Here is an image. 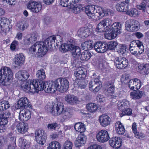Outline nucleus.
Wrapping results in <instances>:
<instances>
[{"mask_svg": "<svg viewBox=\"0 0 149 149\" xmlns=\"http://www.w3.org/2000/svg\"><path fill=\"white\" fill-rule=\"evenodd\" d=\"M47 111L54 116L62 115L63 120H68L71 118L73 115L72 111L69 108L64 110V106L63 103L58 102L53 105L52 107L47 106Z\"/></svg>", "mask_w": 149, "mask_h": 149, "instance_id": "1", "label": "nucleus"}, {"mask_svg": "<svg viewBox=\"0 0 149 149\" xmlns=\"http://www.w3.org/2000/svg\"><path fill=\"white\" fill-rule=\"evenodd\" d=\"M56 38L55 37L50 36L45 39L44 41L36 42L30 48V52L33 54L37 48L38 49V54L41 53L40 55L45 54L48 48H53L52 46L55 42Z\"/></svg>", "mask_w": 149, "mask_h": 149, "instance_id": "2", "label": "nucleus"}, {"mask_svg": "<svg viewBox=\"0 0 149 149\" xmlns=\"http://www.w3.org/2000/svg\"><path fill=\"white\" fill-rule=\"evenodd\" d=\"M13 77V73L8 67H3L0 70V85L7 86L10 84V80Z\"/></svg>", "mask_w": 149, "mask_h": 149, "instance_id": "3", "label": "nucleus"}, {"mask_svg": "<svg viewBox=\"0 0 149 149\" xmlns=\"http://www.w3.org/2000/svg\"><path fill=\"white\" fill-rule=\"evenodd\" d=\"M55 81L44 83L42 81H38L37 84L38 93L44 90L46 93H53L56 91Z\"/></svg>", "mask_w": 149, "mask_h": 149, "instance_id": "4", "label": "nucleus"}, {"mask_svg": "<svg viewBox=\"0 0 149 149\" xmlns=\"http://www.w3.org/2000/svg\"><path fill=\"white\" fill-rule=\"evenodd\" d=\"M37 83L36 80H28L27 82H25L22 84L20 88L26 93L29 92L32 93L38 92Z\"/></svg>", "mask_w": 149, "mask_h": 149, "instance_id": "5", "label": "nucleus"}, {"mask_svg": "<svg viewBox=\"0 0 149 149\" xmlns=\"http://www.w3.org/2000/svg\"><path fill=\"white\" fill-rule=\"evenodd\" d=\"M55 81L56 91L57 90L61 93L66 91L69 86V83L65 78H60Z\"/></svg>", "mask_w": 149, "mask_h": 149, "instance_id": "6", "label": "nucleus"}, {"mask_svg": "<svg viewBox=\"0 0 149 149\" xmlns=\"http://www.w3.org/2000/svg\"><path fill=\"white\" fill-rule=\"evenodd\" d=\"M139 22L135 20H129L125 23L126 29L130 32L137 31L140 27Z\"/></svg>", "mask_w": 149, "mask_h": 149, "instance_id": "7", "label": "nucleus"}, {"mask_svg": "<svg viewBox=\"0 0 149 149\" xmlns=\"http://www.w3.org/2000/svg\"><path fill=\"white\" fill-rule=\"evenodd\" d=\"M114 65L119 69H124L128 65V61L125 57L120 56L115 58Z\"/></svg>", "mask_w": 149, "mask_h": 149, "instance_id": "8", "label": "nucleus"}, {"mask_svg": "<svg viewBox=\"0 0 149 149\" xmlns=\"http://www.w3.org/2000/svg\"><path fill=\"white\" fill-rule=\"evenodd\" d=\"M102 87V83L98 79L95 78L91 80L89 84L90 90L93 92H97Z\"/></svg>", "mask_w": 149, "mask_h": 149, "instance_id": "9", "label": "nucleus"}, {"mask_svg": "<svg viewBox=\"0 0 149 149\" xmlns=\"http://www.w3.org/2000/svg\"><path fill=\"white\" fill-rule=\"evenodd\" d=\"M29 100L26 97L20 98L17 102V106L18 109L31 108L32 105Z\"/></svg>", "mask_w": 149, "mask_h": 149, "instance_id": "10", "label": "nucleus"}, {"mask_svg": "<svg viewBox=\"0 0 149 149\" xmlns=\"http://www.w3.org/2000/svg\"><path fill=\"white\" fill-rule=\"evenodd\" d=\"M71 61L73 63L76 65L80 62V57L82 52L80 48L77 46L72 51Z\"/></svg>", "mask_w": 149, "mask_h": 149, "instance_id": "11", "label": "nucleus"}, {"mask_svg": "<svg viewBox=\"0 0 149 149\" xmlns=\"http://www.w3.org/2000/svg\"><path fill=\"white\" fill-rule=\"evenodd\" d=\"M96 138L100 142L104 143L107 141L109 139L108 132L106 130L100 131L96 134Z\"/></svg>", "mask_w": 149, "mask_h": 149, "instance_id": "12", "label": "nucleus"}, {"mask_svg": "<svg viewBox=\"0 0 149 149\" xmlns=\"http://www.w3.org/2000/svg\"><path fill=\"white\" fill-rule=\"evenodd\" d=\"M27 7L32 12L37 13L41 10L42 6L40 3H38L33 1H31L28 3Z\"/></svg>", "mask_w": 149, "mask_h": 149, "instance_id": "13", "label": "nucleus"}, {"mask_svg": "<svg viewBox=\"0 0 149 149\" xmlns=\"http://www.w3.org/2000/svg\"><path fill=\"white\" fill-rule=\"evenodd\" d=\"M13 125L16 126V130L17 132L20 133H25L27 132L28 129L27 124L23 122H16L14 123Z\"/></svg>", "mask_w": 149, "mask_h": 149, "instance_id": "14", "label": "nucleus"}, {"mask_svg": "<svg viewBox=\"0 0 149 149\" xmlns=\"http://www.w3.org/2000/svg\"><path fill=\"white\" fill-rule=\"evenodd\" d=\"M93 47L95 50L99 53H103L107 50V44L100 41L95 43L93 45Z\"/></svg>", "mask_w": 149, "mask_h": 149, "instance_id": "15", "label": "nucleus"}, {"mask_svg": "<svg viewBox=\"0 0 149 149\" xmlns=\"http://www.w3.org/2000/svg\"><path fill=\"white\" fill-rule=\"evenodd\" d=\"M24 109L20 111L19 113V120L22 121H27L31 118V113L30 111Z\"/></svg>", "mask_w": 149, "mask_h": 149, "instance_id": "16", "label": "nucleus"}, {"mask_svg": "<svg viewBox=\"0 0 149 149\" xmlns=\"http://www.w3.org/2000/svg\"><path fill=\"white\" fill-rule=\"evenodd\" d=\"M128 86L131 90H138L141 86V82L137 79H133L129 81Z\"/></svg>", "mask_w": 149, "mask_h": 149, "instance_id": "17", "label": "nucleus"}, {"mask_svg": "<svg viewBox=\"0 0 149 149\" xmlns=\"http://www.w3.org/2000/svg\"><path fill=\"white\" fill-rule=\"evenodd\" d=\"M109 142L111 147L118 149L121 146L122 139L119 137H113L109 139Z\"/></svg>", "mask_w": 149, "mask_h": 149, "instance_id": "18", "label": "nucleus"}, {"mask_svg": "<svg viewBox=\"0 0 149 149\" xmlns=\"http://www.w3.org/2000/svg\"><path fill=\"white\" fill-rule=\"evenodd\" d=\"M25 57L21 53L16 54L13 58V63L17 66H21L23 64L25 61Z\"/></svg>", "mask_w": 149, "mask_h": 149, "instance_id": "19", "label": "nucleus"}, {"mask_svg": "<svg viewBox=\"0 0 149 149\" xmlns=\"http://www.w3.org/2000/svg\"><path fill=\"white\" fill-rule=\"evenodd\" d=\"M100 124L103 127H106L110 124L111 119L107 115L102 114L99 116Z\"/></svg>", "mask_w": 149, "mask_h": 149, "instance_id": "20", "label": "nucleus"}, {"mask_svg": "<svg viewBox=\"0 0 149 149\" xmlns=\"http://www.w3.org/2000/svg\"><path fill=\"white\" fill-rule=\"evenodd\" d=\"M9 20L4 17L0 18V26L1 29L3 32H6L9 30V27L8 25Z\"/></svg>", "mask_w": 149, "mask_h": 149, "instance_id": "21", "label": "nucleus"}, {"mask_svg": "<svg viewBox=\"0 0 149 149\" xmlns=\"http://www.w3.org/2000/svg\"><path fill=\"white\" fill-rule=\"evenodd\" d=\"M87 139L86 136L83 134L79 135L74 142L75 146L77 147L84 144Z\"/></svg>", "mask_w": 149, "mask_h": 149, "instance_id": "22", "label": "nucleus"}, {"mask_svg": "<svg viewBox=\"0 0 149 149\" xmlns=\"http://www.w3.org/2000/svg\"><path fill=\"white\" fill-rule=\"evenodd\" d=\"M122 25L119 22L113 23L109 28V29L115 33L116 36L118 34H120L121 32Z\"/></svg>", "mask_w": 149, "mask_h": 149, "instance_id": "23", "label": "nucleus"}, {"mask_svg": "<svg viewBox=\"0 0 149 149\" xmlns=\"http://www.w3.org/2000/svg\"><path fill=\"white\" fill-rule=\"evenodd\" d=\"M65 100L68 103L71 105L77 103L79 101L77 97L70 94L66 95L65 96Z\"/></svg>", "mask_w": 149, "mask_h": 149, "instance_id": "24", "label": "nucleus"}, {"mask_svg": "<svg viewBox=\"0 0 149 149\" xmlns=\"http://www.w3.org/2000/svg\"><path fill=\"white\" fill-rule=\"evenodd\" d=\"M115 127L116 132L118 134L123 135L125 133L124 127L120 121L117 122L115 124Z\"/></svg>", "mask_w": 149, "mask_h": 149, "instance_id": "25", "label": "nucleus"}, {"mask_svg": "<svg viewBox=\"0 0 149 149\" xmlns=\"http://www.w3.org/2000/svg\"><path fill=\"white\" fill-rule=\"evenodd\" d=\"M77 46L72 45L71 44H63L59 48V50L62 52H66L68 51H72Z\"/></svg>", "mask_w": 149, "mask_h": 149, "instance_id": "26", "label": "nucleus"}, {"mask_svg": "<svg viewBox=\"0 0 149 149\" xmlns=\"http://www.w3.org/2000/svg\"><path fill=\"white\" fill-rule=\"evenodd\" d=\"M93 42L91 40H88L82 43L81 45V47L85 51L90 50L93 47Z\"/></svg>", "mask_w": 149, "mask_h": 149, "instance_id": "27", "label": "nucleus"}, {"mask_svg": "<svg viewBox=\"0 0 149 149\" xmlns=\"http://www.w3.org/2000/svg\"><path fill=\"white\" fill-rule=\"evenodd\" d=\"M18 144L22 148L27 149L29 148L30 143L26 139H24L22 138H20L19 139Z\"/></svg>", "mask_w": 149, "mask_h": 149, "instance_id": "28", "label": "nucleus"}, {"mask_svg": "<svg viewBox=\"0 0 149 149\" xmlns=\"http://www.w3.org/2000/svg\"><path fill=\"white\" fill-rule=\"evenodd\" d=\"M132 129L135 136L137 138L141 139L144 137V135L143 133L137 132L136 125L135 123H133L132 126Z\"/></svg>", "mask_w": 149, "mask_h": 149, "instance_id": "29", "label": "nucleus"}, {"mask_svg": "<svg viewBox=\"0 0 149 149\" xmlns=\"http://www.w3.org/2000/svg\"><path fill=\"white\" fill-rule=\"evenodd\" d=\"M129 105V103L127 100H124L122 101H119L118 103V109L122 111L127 107Z\"/></svg>", "mask_w": 149, "mask_h": 149, "instance_id": "30", "label": "nucleus"}, {"mask_svg": "<svg viewBox=\"0 0 149 149\" xmlns=\"http://www.w3.org/2000/svg\"><path fill=\"white\" fill-rule=\"evenodd\" d=\"M143 94V91H134L130 93V95L132 99L136 100L140 99Z\"/></svg>", "mask_w": 149, "mask_h": 149, "instance_id": "31", "label": "nucleus"}, {"mask_svg": "<svg viewBox=\"0 0 149 149\" xmlns=\"http://www.w3.org/2000/svg\"><path fill=\"white\" fill-rule=\"evenodd\" d=\"M35 139H37L38 141V142L40 140V137H42V139L44 140L45 138V136H47L44 131L42 130L39 129L36 130L35 131Z\"/></svg>", "mask_w": 149, "mask_h": 149, "instance_id": "32", "label": "nucleus"}, {"mask_svg": "<svg viewBox=\"0 0 149 149\" xmlns=\"http://www.w3.org/2000/svg\"><path fill=\"white\" fill-rule=\"evenodd\" d=\"M71 4L70 5L71 8L72 9L74 13L77 14L80 12L81 10H83L84 7L80 4Z\"/></svg>", "mask_w": 149, "mask_h": 149, "instance_id": "33", "label": "nucleus"}, {"mask_svg": "<svg viewBox=\"0 0 149 149\" xmlns=\"http://www.w3.org/2000/svg\"><path fill=\"white\" fill-rule=\"evenodd\" d=\"M36 76L38 78L37 81H42V80L44 79L46 77L45 72L44 70L43 69H41L38 71L36 74Z\"/></svg>", "mask_w": 149, "mask_h": 149, "instance_id": "34", "label": "nucleus"}, {"mask_svg": "<svg viewBox=\"0 0 149 149\" xmlns=\"http://www.w3.org/2000/svg\"><path fill=\"white\" fill-rule=\"evenodd\" d=\"M84 10L86 14L90 17L95 11V7L93 6H87L85 7Z\"/></svg>", "mask_w": 149, "mask_h": 149, "instance_id": "35", "label": "nucleus"}, {"mask_svg": "<svg viewBox=\"0 0 149 149\" xmlns=\"http://www.w3.org/2000/svg\"><path fill=\"white\" fill-rule=\"evenodd\" d=\"M80 0H61L60 4L63 7H67L69 6L68 2H69L70 6L71 4H75L79 2Z\"/></svg>", "mask_w": 149, "mask_h": 149, "instance_id": "36", "label": "nucleus"}, {"mask_svg": "<svg viewBox=\"0 0 149 149\" xmlns=\"http://www.w3.org/2000/svg\"><path fill=\"white\" fill-rule=\"evenodd\" d=\"M138 68L139 71H141L145 74H147L149 73V64L139 65L138 66Z\"/></svg>", "mask_w": 149, "mask_h": 149, "instance_id": "37", "label": "nucleus"}, {"mask_svg": "<svg viewBox=\"0 0 149 149\" xmlns=\"http://www.w3.org/2000/svg\"><path fill=\"white\" fill-rule=\"evenodd\" d=\"M86 109L88 111L93 113L96 111L97 110V107L95 104L90 103L86 105Z\"/></svg>", "mask_w": 149, "mask_h": 149, "instance_id": "38", "label": "nucleus"}, {"mask_svg": "<svg viewBox=\"0 0 149 149\" xmlns=\"http://www.w3.org/2000/svg\"><path fill=\"white\" fill-rule=\"evenodd\" d=\"M91 56V54L90 52L86 51L82 52L80 56V61H87L90 59Z\"/></svg>", "mask_w": 149, "mask_h": 149, "instance_id": "39", "label": "nucleus"}, {"mask_svg": "<svg viewBox=\"0 0 149 149\" xmlns=\"http://www.w3.org/2000/svg\"><path fill=\"white\" fill-rule=\"evenodd\" d=\"M74 128L77 131L80 133L83 132L85 130L84 125L80 123H76L74 126Z\"/></svg>", "mask_w": 149, "mask_h": 149, "instance_id": "40", "label": "nucleus"}, {"mask_svg": "<svg viewBox=\"0 0 149 149\" xmlns=\"http://www.w3.org/2000/svg\"><path fill=\"white\" fill-rule=\"evenodd\" d=\"M8 122V120L3 118H0V127L2 129V131L4 132L6 130V125Z\"/></svg>", "mask_w": 149, "mask_h": 149, "instance_id": "41", "label": "nucleus"}, {"mask_svg": "<svg viewBox=\"0 0 149 149\" xmlns=\"http://www.w3.org/2000/svg\"><path fill=\"white\" fill-rule=\"evenodd\" d=\"M116 8L118 11L120 12H126L128 10L127 8L125 7V3L122 2L117 4Z\"/></svg>", "mask_w": 149, "mask_h": 149, "instance_id": "42", "label": "nucleus"}, {"mask_svg": "<svg viewBox=\"0 0 149 149\" xmlns=\"http://www.w3.org/2000/svg\"><path fill=\"white\" fill-rule=\"evenodd\" d=\"M107 92L109 93H113L115 89L114 81H109L107 83Z\"/></svg>", "mask_w": 149, "mask_h": 149, "instance_id": "43", "label": "nucleus"}, {"mask_svg": "<svg viewBox=\"0 0 149 149\" xmlns=\"http://www.w3.org/2000/svg\"><path fill=\"white\" fill-rule=\"evenodd\" d=\"M10 106L7 101H3L0 102V112H2L9 108Z\"/></svg>", "mask_w": 149, "mask_h": 149, "instance_id": "44", "label": "nucleus"}, {"mask_svg": "<svg viewBox=\"0 0 149 149\" xmlns=\"http://www.w3.org/2000/svg\"><path fill=\"white\" fill-rule=\"evenodd\" d=\"M106 28L105 25L104 24L103 22L101 21L97 25V27L96 28V31L99 32H103L106 31L107 29H106Z\"/></svg>", "mask_w": 149, "mask_h": 149, "instance_id": "45", "label": "nucleus"}, {"mask_svg": "<svg viewBox=\"0 0 149 149\" xmlns=\"http://www.w3.org/2000/svg\"><path fill=\"white\" fill-rule=\"evenodd\" d=\"M135 42L136 45V47H137V48L139 49L138 52L139 54H141L143 52L144 50V48L142 43L141 42L138 40H135Z\"/></svg>", "mask_w": 149, "mask_h": 149, "instance_id": "46", "label": "nucleus"}, {"mask_svg": "<svg viewBox=\"0 0 149 149\" xmlns=\"http://www.w3.org/2000/svg\"><path fill=\"white\" fill-rule=\"evenodd\" d=\"M49 147L51 149H60L61 146L58 142L54 141L50 143Z\"/></svg>", "mask_w": 149, "mask_h": 149, "instance_id": "47", "label": "nucleus"}, {"mask_svg": "<svg viewBox=\"0 0 149 149\" xmlns=\"http://www.w3.org/2000/svg\"><path fill=\"white\" fill-rule=\"evenodd\" d=\"M105 38L109 40H111L114 38L116 36H115V33L112 31L111 30L110 31H108L104 33Z\"/></svg>", "mask_w": 149, "mask_h": 149, "instance_id": "48", "label": "nucleus"}, {"mask_svg": "<svg viewBox=\"0 0 149 149\" xmlns=\"http://www.w3.org/2000/svg\"><path fill=\"white\" fill-rule=\"evenodd\" d=\"M118 49H117L118 53L123 54L126 51V46L125 45L120 44L118 46Z\"/></svg>", "mask_w": 149, "mask_h": 149, "instance_id": "49", "label": "nucleus"}, {"mask_svg": "<svg viewBox=\"0 0 149 149\" xmlns=\"http://www.w3.org/2000/svg\"><path fill=\"white\" fill-rule=\"evenodd\" d=\"M118 44V42L116 41H110L107 44V49H109L110 50H112L114 49L117 46Z\"/></svg>", "mask_w": 149, "mask_h": 149, "instance_id": "50", "label": "nucleus"}, {"mask_svg": "<svg viewBox=\"0 0 149 149\" xmlns=\"http://www.w3.org/2000/svg\"><path fill=\"white\" fill-rule=\"evenodd\" d=\"M147 3L144 2L141 3L139 5L136 6L137 8L139 10H142L145 12L146 10Z\"/></svg>", "mask_w": 149, "mask_h": 149, "instance_id": "51", "label": "nucleus"}, {"mask_svg": "<svg viewBox=\"0 0 149 149\" xmlns=\"http://www.w3.org/2000/svg\"><path fill=\"white\" fill-rule=\"evenodd\" d=\"M72 142L70 141H67L63 145V149H72Z\"/></svg>", "mask_w": 149, "mask_h": 149, "instance_id": "52", "label": "nucleus"}, {"mask_svg": "<svg viewBox=\"0 0 149 149\" xmlns=\"http://www.w3.org/2000/svg\"><path fill=\"white\" fill-rule=\"evenodd\" d=\"M77 83L78 86L81 88H84L86 87L87 83L85 82L84 79L79 80Z\"/></svg>", "mask_w": 149, "mask_h": 149, "instance_id": "53", "label": "nucleus"}, {"mask_svg": "<svg viewBox=\"0 0 149 149\" xmlns=\"http://www.w3.org/2000/svg\"><path fill=\"white\" fill-rule=\"evenodd\" d=\"M106 28L111 26L112 25V21L110 19L107 18L102 20Z\"/></svg>", "mask_w": 149, "mask_h": 149, "instance_id": "54", "label": "nucleus"}, {"mask_svg": "<svg viewBox=\"0 0 149 149\" xmlns=\"http://www.w3.org/2000/svg\"><path fill=\"white\" fill-rule=\"evenodd\" d=\"M127 12V14L130 16H135L138 14L137 10L136 8H133L130 10H128Z\"/></svg>", "mask_w": 149, "mask_h": 149, "instance_id": "55", "label": "nucleus"}, {"mask_svg": "<svg viewBox=\"0 0 149 149\" xmlns=\"http://www.w3.org/2000/svg\"><path fill=\"white\" fill-rule=\"evenodd\" d=\"M5 118L8 120L11 118V113L8 111H7L3 113H1L0 114V118Z\"/></svg>", "mask_w": 149, "mask_h": 149, "instance_id": "56", "label": "nucleus"}, {"mask_svg": "<svg viewBox=\"0 0 149 149\" xmlns=\"http://www.w3.org/2000/svg\"><path fill=\"white\" fill-rule=\"evenodd\" d=\"M89 29H85V28H82L80 29L79 31L80 32V34L82 36L84 37H88L89 35V33H87V32L89 31Z\"/></svg>", "mask_w": 149, "mask_h": 149, "instance_id": "57", "label": "nucleus"}, {"mask_svg": "<svg viewBox=\"0 0 149 149\" xmlns=\"http://www.w3.org/2000/svg\"><path fill=\"white\" fill-rule=\"evenodd\" d=\"M58 126V124L56 123H52L48 124L47 125V128L50 130H55L56 128Z\"/></svg>", "mask_w": 149, "mask_h": 149, "instance_id": "58", "label": "nucleus"}, {"mask_svg": "<svg viewBox=\"0 0 149 149\" xmlns=\"http://www.w3.org/2000/svg\"><path fill=\"white\" fill-rule=\"evenodd\" d=\"M75 72H77L79 74H81V77H82L83 79H84L86 77V74L85 72L81 68H79L76 70V71H75Z\"/></svg>", "mask_w": 149, "mask_h": 149, "instance_id": "59", "label": "nucleus"}, {"mask_svg": "<svg viewBox=\"0 0 149 149\" xmlns=\"http://www.w3.org/2000/svg\"><path fill=\"white\" fill-rule=\"evenodd\" d=\"M122 112V114L123 115H123L129 116L132 114V110L131 109L127 107Z\"/></svg>", "mask_w": 149, "mask_h": 149, "instance_id": "60", "label": "nucleus"}, {"mask_svg": "<svg viewBox=\"0 0 149 149\" xmlns=\"http://www.w3.org/2000/svg\"><path fill=\"white\" fill-rule=\"evenodd\" d=\"M136 47H131L130 48H129L130 51L131 53L133 55H138V54L139 53L138 52V51L136 50L137 48Z\"/></svg>", "mask_w": 149, "mask_h": 149, "instance_id": "61", "label": "nucleus"}, {"mask_svg": "<svg viewBox=\"0 0 149 149\" xmlns=\"http://www.w3.org/2000/svg\"><path fill=\"white\" fill-rule=\"evenodd\" d=\"M23 71H19L15 74V77L20 81H22L23 79Z\"/></svg>", "mask_w": 149, "mask_h": 149, "instance_id": "62", "label": "nucleus"}, {"mask_svg": "<svg viewBox=\"0 0 149 149\" xmlns=\"http://www.w3.org/2000/svg\"><path fill=\"white\" fill-rule=\"evenodd\" d=\"M37 37L38 35L37 34L35 33H33L31 35V36L29 38L30 39V41L33 43L37 40Z\"/></svg>", "mask_w": 149, "mask_h": 149, "instance_id": "63", "label": "nucleus"}, {"mask_svg": "<svg viewBox=\"0 0 149 149\" xmlns=\"http://www.w3.org/2000/svg\"><path fill=\"white\" fill-rule=\"evenodd\" d=\"M17 26L20 29L22 30H24L28 27L27 25L26 24H24L23 23H18Z\"/></svg>", "mask_w": 149, "mask_h": 149, "instance_id": "64", "label": "nucleus"}]
</instances>
